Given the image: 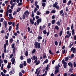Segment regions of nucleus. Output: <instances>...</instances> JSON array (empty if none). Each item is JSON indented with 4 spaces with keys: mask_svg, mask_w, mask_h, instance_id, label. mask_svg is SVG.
Here are the masks:
<instances>
[{
    "mask_svg": "<svg viewBox=\"0 0 76 76\" xmlns=\"http://www.w3.org/2000/svg\"><path fill=\"white\" fill-rule=\"evenodd\" d=\"M63 66L64 67V69H66V67H67V62H66V63H65L64 64H63Z\"/></svg>",
    "mask_w": 76,
    "mask_h": 76,
    "instance_id": "9d476101",
    "label": "nucleus"
},
{
    "mask_svg": "<svg viewBox=\"0 0 76 76\" xmlns=\"http://www.w3.org/2000/svg\"><path fill=\"white\" fill-rule=\"evenodd\" d=\"M23 65L24 66H26V61H23Z\"/></svg>",
    "mask_w": 76,
    "mask_h": 76,
    "instance_id": "e433bc0d",
    "label": "nucleus"
},
{
    "mask_svg": "<svg viewBox=\"0 0 76 76\" xmlns=\"http://www.w3.org/2000/svg\"><path fill=\"white\" fill-rule=\"evenodd\" d=\"M37 61H38V58H37V57L36 56V60L34 61V63H37Z\"/></svg>",
    "mask_w": 76,
    "mask_h": 76,
    "instance_id": "7c9ffc66",
    "label": "nucleus"
},
{
    "mask_svg": "<svg viewBox=\"0 0 76 76\" xmlns=\"http://www.w3.org/2000/svg\"><path fill=\"white\" fill-rule=\"evenodd\" d=\"M24 14L23 15V17H22L23 19H25V18H26V16L27 17H28V16H29V12L28 11H26L24 12Z\"/></svg>",
    "mask_w": 76,
    "mask_h": 76,
    "instance_id": "7ed1b4c3",
    "label": "nucleus"
},
{
    "mask_svg": "<svg viewBox=\"0 0 76 76\" xmlns=\"http://www.w3.org/2000/svg\"><path fill=\"white\" fill-rule=\"evenodd\" d=\"M48 26L49 27V28H50V26H51V23H49L48 24Z\"/></svg>",
    "mask_w": 76,
    "mask_h": 76,
    "instance_id": "e2e57ef3",
    "label": "nucleus"
},
{
    "mask_svg": "<svg viewBox=\"0 0 76 76\" xmlns=\"http://www.w3.org/2000/svg\"><path fill=\"white\" fill-rule=\"evenodd\" d=\"M72 3V1L69 0L68 1V3H67V5L68 6H69L70 4H71V3Z\"/></svg>",
    "mask_w": 76,
    "mask_h": 76,
    "instance_id": "4468645a",
    "label": "nucleus"
},
{
    "mask_svg": "<svg viewBox=\"0 0 76 76\" xmlns=\"http://www.w3.org/2000/svg\"><path fill=\"white\" fill-rule=\"evenodd\" d=\"M22 76V73L20 72L19 74V76Z\"/></svg>",
    "mask_w": 76,
    "mask_h": 76,
    "instance_id": "09e8293b",
    "label": "nucleus"
},
{
    "mask_svg": "<svg viewBox=\"0 0 76 76\" xmlns=\"http://www.w3.org/2000/svg\"><path fill=\"white\" fill-rule=\"evenodd\" d=\"M40 61L38 60V61H37L36 62V65H38V64H39L40 63Z\"/></svg>",
    "mask_w": 76,
    "mask_h": 76,
    "instance_id": "dca6fc26",
    "label": "nucleus"
},
{
    "mask_svg": "<svg viewBox=\"0 0 76 76\" xmlns=\"http://www.w3.org/2000/svg\"><path fill=\"white\" fill-rule=\"evenodd\" d=\"M34 45L36 48L39 49V48H41V44L40 43H38V42H35Z\"/></svg>",
    "mask_w": 76,
    "mask_h": 76,
    "instance_id": "f03ea898",
    "label": "nucleus"
},
{
    "mask_svg": "<svg viewBox=\"0 0 76 76\" xmlns=\"http://www.w3.org/2000/svg\"><path fill=\"white\" fill-rule=\"evenodd\" d=\"M4 25V27L5 28H6V26H7V22L4 21L3 22Z\"/></svg>",
    "mask_w": 76,
    "mask_h": 76,
    "instance_id": "9b49d317",
    "label": "nucleus"
},
{
    "mask_svg": "<svg viewBox=\"0 0 76 76\" xmlns=\"http://www.w3.org/2000/svg\"><path fill=\"white\" fill-rule=\"evenodd\" d=\"M68 65L69 66H70L71 68L73 67V64L72 63V62H69L68 63Z\"/></svg>",
    "mask_w": 76,
    "mask_h": 76,
    "instance_id": "6e6552de",
    "label": "nucleus"
},
{
    "mask_svg": "<svg viewBox=\"0 0 76 76\" xmlns=\"http://www.w3.org/2000/svg\"><path fill=\"white\" fill-rule=\"evenodd\" d=\"M62 32H63V31H60L59 33V36L61 37V35H62Z\"/></svg>",
    "mask_w": 76,
    "mask_h": 76,
    "instance_id": "5701e85b",
    "label": "nucleus"
},
{
    "mask_svg": "<svg viewBox=\"0 0 76 76\" xmlns=\"http://www.w3.org/2000/svg\"><path fill=\"white\" fill-rule=\"evenodd\" d=\"M21 10V8L19 7L18 9L17 10V12H19V11H20Z\"/></svg>",
    "mask_w": 76,
    "mask_h": 76,
    "instance_id": "c9c22d12",
    "label": "nucleus"
},
{
    "mask_svg": "<svg viewBox=\"0 0 76 76\" xmlns=\"http://www.w3.org/2000/svg\"><path fill=\"white\" fill-rule=\"evenodd\" d=\"M37 10H38V9H37V8H35L34 9V13H36V12H37Z\"/></svg>",
    "mask_w": 76,
    "mask_h": 76,
    "instance_id": "58836bf2",
    "label": "nucleus"
},
{
    "mask_svg": "<svg viewBox=\"0 0 76 76\" xmlns=\"http://www.w3.org/2000/svg\"><path fill=\"white\" fill-rule=\"evenodd\" d=\"M2 56L3 59H4V53H3L2 54Z\"/></svg>",
    "mask_w": 76,
    "mask_h": 76,
    "instance_id": "72a5a7b5",
    "label": "nucleus"
},
{
    "mask_svg": "<svg viewBox=\"0 0 76 76\" xmlns=\"http://www.w3.org/2000/svg\"><path fill=\"white\" fill-rule=\"evenodd\" d=\"M73 68H70L69 71L70 73L71 72H72V70H73Z\"/></svg>",
    "mask_w": 76,
    "mask_h": 76,
    "instance_id": "de8ad7c7",
    "label": "nucleus"
},
{
    "mask_svg": "<svg viewBox=\"0 0 76 76\" xmlns=\"http://www.w3.org/2000/svg\"><path fill=\"white\" fill-rule=\"evenodd\" d=\"M66 52V49H64L63 51V50H62V53L63 54H64L65 53V52Z\"/></svg>",
    "mask_w": 76,
    "mask_h": 76,
    "instance_id": "473e14b6",
    "label": "nucleus"
},
{
    "mask_svg": "<svg viewBox=\"0 0 76 76\" xmlns=\"http://www.w3.org/2000/svg\"><path fill=\"white\" fill-rule=\"evenodd\" d=\"M12 23H13V22H10V21L8 22V25H12Z\"/></svg>",
    "mask_w": 76,
    "mask_h": 76,
    "instance_id": "4c0bfd02",
    "label": "nucleus"
},
{
    "mask_svg": "<svg viewBox=\"0 0 76 76\" xmlns=\"http://www.w3.org/2000/svg\"><path fill=\"white\" fill-rule=\"evenodd\" d=\"M19 67L20 68H23V64H20Z\"/></svg>",
    "mask_w": 76,
    "mask_h": 76,
    "instance_id": "4be33fe9",
    "label": "nucleus"
},
{
    "mask_svg": "<svg viewBox=\"0 0 76 76\" xmlns=\"http://www.w3.org/2000/svg\"><path fill=\"white\" fill-rule=\"evenodd\" d=\"M20 59L21 60H23V56H21L20 57Z\"/></svg>",
    "mask_w": 76,
    "mask_h": 76,
    "instance_id": "3c124183",
    "label": "nucleus"
},
{
    "mask_svg": "<svg viewBox=\"0 0 76 76\" xmlns=\"http://www.w3.org/2000/svg\"><path fill=\"white\" fill-rule=\"evenodd\" d=\"M13 42V39L12 38H11L10 40V43H12Z\"/></svg>",
    "mask_w": 76,
    "mask_h": 76,
    "instance_id": "a211bd4d",
    "label": "nucleus"
},
{
    "mask_svg": "<svg viewBox=\"0 0 76 76\" xmlns=\"http://www.w3.org/2000/svg\"><path fill=\"white\" fill-rule=\"evenodd\" d=\"M25 55L26 57H27L28 56V51H26L25 53Z\"/></svg>",
    "mask_w": 76,
    "mask_h": 76,
    "instance_id": "2f4dec72",
    "label": "nucleus"
},
{
    "mask_svg": "<svg viewBox=\"0 0 76 76\" xmlns=\"http://www.w3.org/2000/svg\"><path fill=\"white\" fill-rule=\"evenodd\" d=\"M66 63V62H65V61L64 60V59H63L62 60V64H64Z\"/></svg>",
    "mask_w": 76,
    "mask_h": 76,
    "instance_id": "49530a36",
    "label": "nucleus"
},
{
    "mask_svg": "<svg viewBox=\"0 0 76 76\" xmlns=\"http://www.w3.org/2000/svg\"><path fill=\"white\" fill-rule=\"evenodd\" d=\"M65 60V61H67V60H69V56H67V57H66Z\"/></svg>",
    "mask_w": 76,
    "mask_h": 76,
    "instance_id": "a18cd8bd",
    "label": "nucleus"
},
{
    "mask_svg": "<svg viewBox=\"0 0 76 76\" xmlns=\"http://www.w3.org/2000/svg\"><path fill=\"white\" fill-rule=\"evenodd\" d=\"M9 13H12V9H10L9 10Z\"/></svg>",
    "mask_w": 76,
    "mask_h": 76,
    "instance_id": "680f3d73",
    "label": "nucleus"
},
{
    "mask_svg": "<svg viewBox=\"0 0 76 76\" xmlns=\"http://www.w3.org/2000/svg\"><path fill=\"white\" fill-rule=\"evenodd\" d=\"M17 11H14V12L13 13V16H15V15L16 14V13H17Z\"/></svg>",
    "mask_w": 76,
    "mask_h": 76,
    "instance_id": "a19ab883",
    "label": "nucleus"
},
{
    "mask_svg": "<svg viewBox=\"0 0 76 76\" xmlns=\"http://www.w3.org/2000/svg\"><path fill=\"white\" fill-rule=\"evenodd\" d=\"M11 61H13L12 62V64H14L15 63V59H14V58H12L11 59Z\"/></svg>",
    "mask_w": 76,
    "mask_h": 76,
    "instance_id": "1a4fd4ad",
    "label": "nucleus"
},
{
    "mask_svg": "<svg viewBox=\"0 0 76 76\" xmlns=\"http://www.w3.org/2000/svg\"><path fill=\"white\" fill-rule=\"evenodd\" d=\"M37 4H38V2H37V1H36L34 3V5L35 6H36L37 5Z\"/></svg>",
    "mask_w": 76,
    "mask_h": 76,
    "instance_id": "6e6d98bb",
    "label": "nucleus"
},
{
    "mask_svg": "<svg viewBox=\"0 0 76 76\" xmlns=\"http://www.w3.org/2000/svg\"><path fill=\"white\" fill-rule=\"evenodd\" d=\"M35 18L36 19H38V18H39V16L38 15H36L35 17Z\"/></svg>",
    "mask_w": 76,
    "mask_h": 76,
    "instance_id": "774afa93",
    "label": "nucleus"
},
{
    "mask_svg": "<svg viewBox=\"0 0 76 76\" xmlns=\"http://www.w3.org/2000/svg\"><path fill=\"white\" fill-rule=\"evenodd\" d=\"M43 34L45 35V34H47V31H46V30H45L43 31Z\"/></svg>",
    "mask_w": 76,
    "mask_h": 76,
    "instance_id": "f704fd0d",
    "label": "nucleus"
},
{
    "mask_svg": "<svg viewBox=\"0 0 76 76\" xmlns=\"http://www.w3.org/2000/svg\"><path fill=\"white\" fill-rule=\"evenodd\" d=\"M49 53H50V54H52V55H54V53L51 52V50H49Z\"/></svg>",
    "mask_w": 76,
    "mask_h": 76,
    "instance_id": "a878e982",
    "label": "nucleus"
},
{
    "mask_svg": "<svg viewBox=\"0 0 76 76\" xmlns=\"http://www.w3.org/2000/svg\"><path fill=\"white\" fill-rule=\"evenodd\" d=\"M56 13V10H52L51 12H50L51 13Z\"/></svg>",
    "mask_w": 76,
    "mask_h": 76,
    "instance_id": "bb28decb",
    "label": "nucleus"
},
{
    "mask_svg": "<svg viewBox=\"0 0 76 76\" xmlns=\"http://www.w3.org/2000/svg\"><path fill=\"white\" fill-rule=\"evenodd\" d=\"M46 15H48L50 13V11H47L46 12Z\"/></svg>",
    "mask_w": 76,
    "mask_h": 76,
    "instance_id": "052dcab7",
    "label": "nucleus"
},
{
    "mask_svg": "<svg viewBox=\"0 0 76 76\" xmlns=\"http://www.w3.org/2000/svg\"><path fill=\"white\" fill-rule=\"evenodd\" d=\"M37 38L38 39H42V37L39 36L37 37Z\"/></svg>",
    "mask_w": 76,
    "mask_h": 76,
    "instance_id": "c85d7f7f",
    "label": "nucleus"
},
{
    "mask_svg": "<svg viewBox=\"0 0 76 76\" xmlns=\"http://www.w3.org/2000/svg\"><path fill=\"white\" fill-rule=\"evenodd\" d=\"M8 40H7L6 41V44H4V45H5L6 46V45L7 46H8Z\"/></svg>",
    "mask_w": 76,
    "mask_h": 76,
    "instance_id": "aec40b11",
    "label": "nucleus"
},
{
    "mask_svg": "<svg viewBox=\"0 0 76 76\" xmlns=\"http://www.w3.org/2000/svg\"><path fill=\"white\" fill-rule=\"evenodd\" d=\"M13 54H11L10 55V58H12V57H13Z\"/></svg>",
    "mask_w": 76,
    "mask_h": 76,
    "instance_id": "864d4df0",
    "label": "nucleus"
},
{
    "mask_svg": "<svg viewBox=\"0 0 76 76\" xmlns=\"http://www.w3.org/2000/svg\"><path fill=\"white\" fill-rule=\"evenodd\" d=\"M55 29H56L58 31L59 29V27H58V26H55Z\"/></svg>",
    "mask_w": 76,
    "mask_h": 76,
    "instance_id": "f3484780",
    "label": "nucleus"
},
{
    "mask_svg": "<svg viewBox=\"0 0 76 76\" xmlns=\"http://www.w3.org/2000/svg\"><path fill=\"white\" fill-rule=\"evenodd\" d=\"M70 51H72L73 53H76V48H74V47H72L70 50Z\"/></svg>",
    "mask_w": 76,
    "mask_h": 76,
    "instance_id": "39448f33",
    "label": "nucleus"
},
{
    "mask_svg": "<svg viewBox=\"0 0 76 76\" xmlns=\"http://www.w3.org/2000/svg\"><path fill=\"white\" fill-rule=\"evenodd\" d=\"M44 62H45V63H48V59H46V60H45L44 61Z\"/></svg>",
    "mask_w": 76,
    "mask_h": 76,
    "instance_id": "37998d69",
    "label": "nucleus"
},
{
    "mask_svg": "<svg viewBox=\"0 0 76 76\" xmlns=\"http://www.w3.org/2000/svg\"><path fill=\"white\" fill-rule=\"evenodd\" d=\"M4 53H6V46L4 45Z\"/></svg>",
    "mask_w": 76,
    "mask_h": 76,
    "instance_id": "f8f14e48",
    "label": "nucleus"
},
{
    "mask_svg": "<svg viewBox=\"0 0 76 76\" xmlns=\"http://www.w3.org/2000/svg\"><path fill=\"white\" fill-rule=\"evenodd\" d=\"M43 58H45H45H46V54H45V53H44L43 54Z\"/></svg>",
    "mask_w": 76,
    "mask_h": 76,
    "instance_id": "393cba45",
    "label": "nucleus"
},
{
    "mask_svg": "<svg viewBox=\"0 0 76 76\" xmlns=\"http://www.w3.org/2000/svg\"><path fill=\"white\" fill-rule=\"evenodd\" d=\"M63 13V10H61V11H60V15H61Z\"/></svg>",
    "mask_w": 76,
    "mask_h": 76,
    "instance_id": "ea45409f",
    "label": "nucleus"
},
{
    "mask_svg": "<svg viewBox=\"0 0 76 76\" xmlns=\"http://www.w3.org/2000/svg\"><path fill=\"white\" fill-rule=\"evenodd\" d=\"M58 66H55V75H57V73L59 72V68L61 67L60 65V63H59L58 65Z\"/></svg>",
    "mask_w": 76,
    "mask_h": 76,
    "instance_id": "f257e3e1",
    "label": "nucleus"
},
{
    "mask_svg": "<svg viewBox=\"0 0 76 76\" xmlns=\"http://www.w3.org/2000/svg\"><path fill=\"white\" fill-rule=\"evenodd\" d=\"M55 8L56 9H60V7L59 6H58V5L56 6L55 7Z\"/></svg>",
    "mask_w": 76,
    "mask_h": 76,
    "instance_id": "5fc2aeb1",
    "label": "nucleus"
},
{
    "mask_svg": "<svg viewBox=\"0 0 76 76\" xmlns=\"http://www.w3.org/2000/svg\"><path fill=\"white\" fill-rule=\"evenodd\" d=\"M36 51V50L35 49H33V50L32 51V54H34Z\"/></svg>",
    "mask_w": 76,
    "mask_h": 76,
    "instance_id": "c756f323",
    "label": "nucleus"
},
{
    "mask_svg": "<svg viewBox=\"0 0 76 76\" xmlns=\"http://www.w3.org/2000/svg\"><path fill=\"white\" fill-rule=\"evenodd\" d=\"M57 4H58V3H57V2H55V4H53V7H56L57 6Z\"/></svg>",
    "mask_w": 76,
    "mask_h": 76,
    "instance_id": "ddd939ff",
    "label": "nucleus"
},
{
    "mask_svg": "<svg viewBox=\"0 0 76 76\" xmlns=\"http://www.w3.org/2000/svg\"><path fill=\"white\" fill-rule=\"evenodd\" d=\"M30 22L31 23L32 25H33L34 23V22L32 20V19L31 18L30 19Z\"/></svg>",
    "mask_w": 76,
    "mask_h": 76,
    "instance_id": "2eb2a0df",
    "label": "nucleus"
},
{
    "mask_svg": "<svg viewBox=\"0 0 76 76\" xmlns=\"http://www.w3.org/2000/svg\"><path fill=\"white\" fill-rule=\"evenodd\" d=\"M28 32H29V31H31V28H30V27H28Z\"/></svg>",
    "mask_w": 76,
    "mask_h": 76,
    "instance_id": "0e129e2a",
    "label": "nucleus"
},
{
    "mask_svg": "<svg viewBox=\"0 0 76 76\" xmlns=\"http://www.w3.org/2000/svg\"><path fill=\"white\" fill-rule=\"evenodd\" d=\"M15 45L14 43L12 44V45H11V46H12V48H14V47Z\"/></svg>",
    "mask_w": 76,
    "mask_h": 76,
    "instance_id": "c03bdc74",
    "label": "nucleus"
},
{
    "mask_svg": "<svg viewBox=\"0 0 76 76\" xmlns=\"http://www.w3.org/2000/svg\"><path fill=\"white\" fill-rule=\"evenodd\" d=\"M56 24H57L59 26H60V21H58L56 22Z\"/></svg>",
    "mask_w": 76,
    "mask_h": 76,
    "instance_id": "6ab92c4d",
    "label": "nucleus"
},
{
    "mask_svg": "<svg viewBox=\"0 0 76 76\" xmlns=\"http://www.w3.org/2000/svg\"><path fill=\"white\" fill-rule=\"evenodd\" d=\"M63 3H66L67 2V0H63L62 1Z\"/></svg>",
    "mask_w": 76,
    "mask_h": 76,
    "instance_id": "603ef678",
    "label": "nucleus"
},
{
    "mask_svg": "<svg viewBox=\"0 0 76 76\" xmlns=\"http://www.w3.org/2000/svg\"><path fill=\"white\" fill-rule=\"evenodd\" d=\"M1 22H3V20H4V18H1Z\"/></svg>",
    "mask_w": 76,
    "mask_h": 76,
    "instance_id": "338daca9",
    "label": "nucleus"
},
{
    "mask_svg": "<svg viewBox=\"0 0 76 76\" xmlns=\"http://www.w3.org/2000/svg\"><path fill=\"white\" fill-rule=\"evenodd\" d=\"M27 63L31 64V58H29L27 59Z\"/></svg>",
    "mask_w": 76,
    "mask_h": 76,
    "instance_id": "423d86ee",
    "label": "nucleus"
},
{
    "mask_svg": "<svg viewBox=\"0 0 76 76\" xmlns=\"http://www.w3.org/2000/svg\"><path fill=\"white\" fill-rule=\"evenodd\" d=\"M41 19L40 18L39 19H38L37 20V25H39V22H41Z\"/></svg>",
    "mask_w": 76,
    "mask_h": 76,
    "instance_id": "0eeeda50",
    "label": "nucleus"
},
{
    "mask_svg": "<svg viewBox=\"0 0 76 76\" xmlns=\"http://www.w3.org/2000/svg\"><path fill=\"white\" fill-rule=\"evenodd\" d=\"M4 62L5 64L7 63V61L6 59L4 60Z\"/></svg>",
    "mask_w": 76,
    "mask_h": 76,
    "instance_id": "bf43d9fd",
    "label": "nucleus"
},
{
    "mask_svg": "<svg viewBox=\"0 0 76 76\" xmlns=\"http://www.w3.org/2000/svg\"><path fill=\"white\" fill-rule=\"evenodd\" d=\"M45 3L43 2L42 3V6H43V7H45Z\"/></svg>",
    "mask_w": 76,
    "mask_h": 76,
    "instance_id": "cd10ccee",
    "label": "nucleus"
},
{
    "mask_svg": "<svg viewBox=\"0 0 76 76\" xmlns=\"http://www.w3.org/2000/svg\"><path fill=\"white\" fill-rule=\"evenodd\" d=\"M55 22H56V20H53L52 21V23L53 25V24H54V23H55Z\"/></svg>",
    "mask_w": 76,
    "mask_h": 76,
    "instance_id": "412c9836",
    "label": "nucleus"
},
{
    "mask_svg": "<svg viewBox=\"0 0 76 76\" xmlns=\"http://www.w3.org/2000/svg\"><path fill=\"white\" fill-rule=\"evenodd\" d=\"M37 15H40V12L38 11H37Z\"/></svg>",
    "mask_w": 76,
    "mask_h": 76,
    "instance_id": "13d9d810",
    "label": "nucleus"
},
{
    "mask_svg": "<svg viewBox=\"0 0 76 76\" xmlns=\"http://www.w3.org/2000/svg\"><path fill=\"white\" fill-rule=\"evenodd\" d=\"M8 15H9V10L6 12V15L7 16H8Z\"/></svg>",
    "mask_w": 76,
    "mask_h": 76,
    "instance_id": "79ce46f5",
    "label": "nucleus"
},
{
    "mask_svg": "<svg viewBox=\"0 0 76 76\" xmlns=\"http://www.w3.org/2000/svg\"><path fill=\"white\" fill-rule=\"evenodd\" d=\"M66 12H68L69 11L68 10V7H66Z\"/></svg>",
    "mask_w": 76,
    "mask_h": 76,
    "instance_id": "69168bd1",
    "label": "nucleus"
},
{
    "mask_svg": "<svg viewBox=\"0 0 76 76\" xmlns=\"http://www.w3.org/2000/svg\"><path fill=\"white\" fill-rule=\"evenodd\" d=\"M73 24H72L71 26V29L72 30L71 32L72 33V35L73 36L74 34H75V30L74 29H73Z\"/></svg>",
    "mask_w": 76,
    "mask_h": 76,
    "instance_id": "20e7f679",
    "label": "nucleus"
},
{
    "mask_svg": "<svg viewBox=\"0 0 76 76\" xmlns=\"http://www.w3.org/2000/svg\"><path fill=\"white\" fill-rule=\"evenodd\" d=\"M12 26H10L9 28V31L10 32V31H11L12 30Z\"/></svg>",
    "mask_w": 76,
    "mask_h": 76,
    "instance_id": "b1692460",
    "label": "nucleus"
},
{
    "mask_svg": "<svg viewBox=\"0 0 76 76\" xmlns=\"http://www.w3.org/2000/svg\"><path fill=\"white\" fill-rule=\"evenodd\" d=\"M55 45H58V42H57V41H55Z\"/></svg>",
    "mask_w": 76,
    "mask_h": 76,
    "instance_id": "8fccbe9b",
    "label": "nucleus"
},
{
    "mask_svg": "<svg viewBox=\"0 0 76 76\" xmlns=\"http://www.w3.org/2000/svg\"><path fill=\"white\" fill-rule=\"evenodd\" d=\"M33 58L34 60H35L36 59V57H35V55H34L33 56Z\"/></svg>",
    "mask_w": 76,
    "mask_h": 76,
    "instance_id": "4d7b16f0",
    "label": "nucleus"
}]
</instances>
